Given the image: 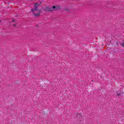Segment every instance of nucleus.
Segmentation results:
<instances>
[{
    "label": "nucleus",
    "mask_w": 124,
    "mask_h": 124,
    "mask_svg": "<svg viewBox=\"0 0 124 124\" xmlns=\"http://www.w3.org/2000/svg\"><path fill=\"white\" fill-rule=\"evenodd\" d=\"M50 11H53L54 10H49Z\"/></svg>",
    "instance_id": "obj_5"
},
{
    "label": "nucleus",
    "mask_w": 124,
    "mask_h": 124,
    "mask_svg": "<svg viewBox=\"0 0 124 124\" xmlns=\"http://www.w3.org/2000/svg\"><path fill=\"white\" fill-rule=\"evenodd\" d=\"M52 8H53V9H55V8H56V6H53Z\"/></svg>",
    "instance_id": "obj_4"
},
{
    "label": "nucleus",
    "mask_w": 124,
    "mask_h": 124,
    "mask_svg": "<svg viewBox=\"0 0 124 124\" xmlns=\"http://www.w3.org/2000/svg\"><path fill=\"white\" fill-rule=\"evenodd\" d=\"M122 46L123 47H124V43H123L122 44H121Z\"/></svg>",
    "instance_id": "obj_3"
},
{
    "label": "nucleus",
    "mask_w": 124,
    "mask_h": 124,
    "mask_svg": "<svg viewBox=\"0 0 124 124\" xmlns=\"http://www.w3.org/2000/svg\"><path fill=\"white\" fill-rule=\"evenodd\" d=\"M37 3H35V5L34 6V7L35 8L34 9H31V11L32 12H34V11H36V10H37Z\"/></svg>",
    "instance_id": "obj_1"
},
{
    "label": "nucleus",
    "mask_w": 124,
    "mask_h": 124,
    "mask_svg": "<svg viewBox=\"0 0 124 124\" xmlns=\"http://www.w3.org/2000/svg\"><path fill=\"white\" fill-rule=\"evenodd\" d=\"M40 13H38V14H35L34 16H40Z\"/></svg>",
    "instance_id": "obj_2"
},
{
    "label": "nucleus",
    "mask_w": 124,
    "mask_h": 124,
    "mask_svg": "<svg viewBox=\"0 0 124 124\" xmlns=\"http://www.w3.org/2000/svg\"><path fill=\"white\" fill-rule=\"evenodd\" d=\"M13 22H14V20H13Z\"/></svg>",
    "instance_id": "obj_6"
}]
</instances>
